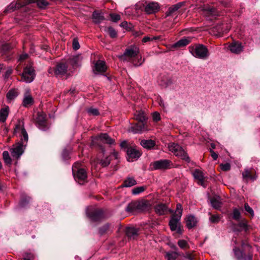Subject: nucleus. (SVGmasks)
<instances>
[{"label":"nucleus","instance_id":"obj_1","mask_svg":"<svg viewBox=\"0 0 260 260\" xmlns=\"http://www.w3.org/2000/svg\"><path fill=\"white\" fill-rule=\"evenodd\" d=\"M15 132L20 133L21 141L13 145V147L10 149V151L12 157L18 158L23 153L28 139V135L24 127L23 122H18V123L16 125Z\"/></svg>","mask_w":260,"mask_h":260},{"label":"nucleus","instance_id":"obj_2","mask_svg":"<svg viewBox=\"0 0 260 260\" xmlns=\"http://www.w3.org/2000/svg\"><path fill=\"white\" fill-rule=\"evenodd\" d=\"M182 209L181 204H178L176 206V211L170 220L169 225L172 231H176L179 235L182 234L183 230L180 226V219L182 215Z\"/></svg>","mask_w":260,"mask_h":260},{"label":"nucleus","instance_id":"obj_3","mask_svg":"<svg viewBox=\"0 0 260 260\" xmlns=\"http://www.w3.org/2000/svg\"><path fill=\"white\" fill-rule=\"evenodd\" d=\"M139 53V49L137 47L135 46H131L125 49L123 54L120 58L124 60L132 61L135 66H139L143 63L144 59L142 61L141 57H140V59H138V62H135L134 58L137 57Z\"/></svg>","mask_w":260,"mask_h":260},{"label":"nucleus","instance_id":"obj_4","mask_svg":"<svg viewBox=\"0 0 260 260\" xmlns=\"http://www.w3.org/2000/svg\"><path fill=\"white\" fill-rule=\"evenodd\" d=\"M189 52L195 57L206 59L209 55L210 53L207 47L203 44H194L188 47Z\"/></svg>","mask_w":260,"mask_h":260},{"label":"nucleus","instance_id":"obj_5","mask_svg":"<svg viewBox=\"0 0 260 260\" xmlns=\"http://www.w3.org/2000/svg\"><path fill=\"white\" fill-rule=\"evenodd\" d=\"M73 174L75 180L80 184H83L87 182V174L86 170L79 168V164L75 163L72 168Z\"/></svg>","mask_w":260,"mask_h":260},{"label":"nucleus","instance_id":"obj_6","mask_svg":"<svg viewBox=\"0 0 260 260\" xmlns=\"http://www.w3.org/2000/svg\"><path fill=\"white\" fill-rule=\"evenodd\" d=\"M169 149L176 156L180 157L187 162H189L190 160L185 151L179 145L175 143H171L169 145Z\"/></svg>","mask_w":260,"mask_h":260},{"label":"nucleus","instance_id":"obj_7","mask_svg":"<svg viewBox=\"0 0 260 260\" xmlns=\"http://www.w3.org/2000/svg\"><path fill=\"white\" fill-rule=\"evenodd\" d=\"M152 166L155 170H166L172 168L173 165L169 160L160 159L153 162Z\"/></svg>","mask_w":260,"mask_h":260},{"label":"nucleus","instance_id":"obj_8","mask_svg":"<svg viewBox=\"0 0 260 260\" xmlns=\"http://www.w3.org/2000/svg\"><path fill=\"white\" fill-rule=\"evenodd\" d=\"M35 121L36 124L39 129L42 131H46L48 129L46 124V115L44 113L38 112Z\"/></svg>","mask_w":260,"mask_h":260},{"label":"nucleus","instance_id":"obj_9","mask_svg":"<svg viewBox=\"0 0 260 260\" xmlns=\"http://www.w3.org/2000/svg\"><path fill=\"white\" fill-rule=\"evenodd\" d=\"M127 160L128 161H133L138 159L141 155V153L135 147H130L126 150Z\"/></svg>","mask_w":260,"mask_h":260},{"label":"nucleus","instance_id":"obj_10","mask_svg":"<svg viewBox=\"0 0 260 260\" xmlns=\"http://www.w3.org/2000/svg\"><path fill=\"white\" fill-rule=\"evenodd\" d=\"M22 80L26 83H30L34 79V70L31 67L24 68L22 74Z\"/></svg>","mask_w":260,"mask_h":260},{"label":"nucleus","instance_id":"obj_11","mask_svg":"<svg viewBox=\"0 0 260 260\" xmlns=\"http://www.w3.org/2000/svg\"><path fill=\"white\" fill-rule=\"evenodd\" d=\"M107 68L105 61L98 60L94 64L93 72L94 74H102L106 71Z\"/></svg>","mask_w":260,"mask_h":260},{"label":"nucleus","instance_id":"obj_12","mask_svg":"<svg viewBox=\"0 0 260 260\" xmlns=\"http://www.w3.org/2000/svg\"><path fill=\"white\" fill-rule=\"evenodd\" d=\"M131 131L135 133H142L148 131L147 122H139L131 127Z\"/></svg>","mask_w":260,"mask_h":260},{"label":"nucleus","instance_id":"obj_13","mask_svg":"<svg viewBox=\"0 0 260 260\" xmlns=\"http://www.w3.org/2000/svg\"><path fill=\"white\" fill-rule=\"evenodd\" d=\"M95 141H100L104 143L109 145H113L115 144V140L109 137L106 133L101 134L94 140H93V143H94Z\"/></svg>","mask_w":260,"mask_h":260},{"label":"nucleus","instance_id":"obj_14","mask_svg":"<svg viewBox=\"0 0 260 260\" xmlns=\"http://www.w3.org/2000/svg\"><path fill=\"white\" fill-rule=\"evenodd\" d=\"M145 7V11L147 14H152L157 12L159 9V6L157 3L151 2L147 4Z\"/></svg>","mask_w":260,"mask_h":260},{"label":"nucleus","instance_id":"obj_15","mask_svg":"<svg viewBox=\"0 0 260 260\" xmlns=\"http://www.w3.org/2000/svg\"><path fill=\"white\" fill-rule=\"evenodd\" d=\"M104 213L101 209L95 210L88 213V216L93 221H99L103 217Z\"/></svg>","mask_w":260,"mask_h":260},{"label":"nucleus","instance_id":"obj_16","mask_svg":"<svg viewBox=\"0 0 260 260\" xmlns=\"http://www.w3.org/2000/svg\"><path fill=\"white\" fill-rule=\"evenodd\" d=\"M68 67L64 63H58L53 70L54 74L56 76H62L66 74Z\"/></svg>","mask_w":260,"mask_h":260},{"label":"nucleus","instance_id":"obj_17","mask_svg":"<svg viewBox=\"0 0 260 260\" xmlns=\"http://www.w3.org/2000/svg\"><path fill=\"white\" fill-rule=\"evenodd\" d=\"M192 175L194 179L198 180L199 181V183L202 185L205 186V183H204V175L202 171H201L199 169H196L194 171L192 172Z\"/></svg>","mask_w":260,"mask_h":260},{"label":"nucleus","instance_id":"obj_18","mask_svg":"<svg viewBox=\"0 0 260 260\" xmlns=\"http://www.w3.org/2000/svg\"><path fill=\"white\" fill-rule=\"evenodd\" d=\"M191 39L190 38H184L173 44L171 48L177 49L184 47L191 42Z\"/></svg>","mask_w":260,"mask_h":260},{"label":"nucleus","instance_id":"obj_19","mask_svg":"<svg viewBox=\"0 0 260 260\" xmlns=\"http://www.w3.org/2000/svg\"><path fill=\"white\" fill-rule=\"evenodd\" d=\"M27 4V2L23 3V4H21L19 1L17 2H13L11 3L6 9L5 12L8 13V12H11L15 11L16 9H20L23 6L26 5Z\"/></svg>","mask_w":260,"mask_h":260},{"label":"nucleus","instance_id":"obj_20","mask_svg":"<svg viewBox=\"0 0 260 260\" xmlns=\"http://www.w3.org/2000/svg\"><path fill=\"white\" fill-rule=\"evenodd\" d=\"M186 225L188 229H191L196 226L198 220L197 218L193 215H188L185 219Z\"/></svg>","mask_w":260,"mask_h":260},{"label":"nucleus","instance_id":"obj_21","mask_svg":"<svg viewBox=\"0 0 260 260\" xmlns=\"http://www.w3.org/2000/svg\"><path fill=\"white\" fill-rule=\"evenodd\" d=\"M229 48L230 51L234 53L238 54L242 51V46L241 43L237 42L231 43Z\"/></svg>","mask_w":260,"mask_h":260},{"label":"nucleus","instance_id":"obj_22","mask_svg":"<svg viewBox=\"0 0 260 260\" xmlns=\"http://www.w3.org/2000/svg\"><path fill=\"white\" fill-rule=\"evenodd\" d=\"M228 31L229 29H225L222 24L217 25L212 29L214 35L217 36H220L224 33H226Z\"/></svg>","mask_w":260,"mask_h":260},{"label":"nucleus","instance_id":"obj_23","mask_svg":"<svg viewBox=\"0 0 260 260\" xmlns=\"http://www.w3.org/2000/svg\"><path fill=\"white\" fill-rule=\"evenodd\" d=\"M126 236L130 239H135L138 235V230L135 228L128 227L125 230Z\"/></svg>","mask_w":260,"mask_h":260},{"label":"nucleus","instance_id":"obj_24","mask_svg":"<svg viewBox=\"0 0 260 260\" xmlns=\"http://www.w3.org/2000/svg\"><path fill=\"white\" fill-rule=\"evenodd\" d=\"M134 117L139 122H147V117L143 111H137L134 114Z\"/></svg>","mask_w":260,"mask_h":260},{"label":"nucleus","instance_id":"obj_25","mask_svg":"<svg viewBox=\"0 0 260 260\" xmlns=\"http://www.w3.org/2000/svg\"><path fill=\"white\" fill-rule=\"evenodd\" d=\"M203 11L204 14L208 17H215L218 15V12L213 7H207L204 8Z\"/></svg>","mask_w":260,"mask_h":260},{"label":"nucleus","instance_id":"obj_26","mask_svg":"<svg viewBox=\"0 0 260 260\" xmlns=\"http://www.w3.org/2000/svg\"><path fill=\"white\" fill-rule=\"evenodd\" d=\"M34 103V100L31 95L29 94V91L26 92L23 100V105L25 107H27L32 105Z\"/></svg>","mask_w":260,"mask_h":260},{"label":"nucleus","instance_id":"obj_27","mask_svg":"<svg viewBox=\"0 0 260 260\" xmlns=\"http://www.w3.org/2000/svg\"><path fill=\"white\" fill-rule=\"evenodd\" d=\"M242 174L243 179L246 181H247L248 179H250L252 181H254L257 178V176L256 175H253L251 171L247 169H244Z\"/></svg>","mask_w":260,"mask_h":260},{"label":"nucleus","instance_id":"obj_28","mask_svg":"<svg viewBox=\"0 0 260 260\" xmlns=\"http://www.w3.org/2000/svg\"><path fill=\"white\" fill-rule=\"evenodd\" d=\"M105 18L102 13L98 11H94L92 14V19L94 23L96 24L100 23L104 20Z\"/></svg>","mask_w":260,"mask_h":260},{"label":"nucleus","instance_id":"obj_29","mask_svg":"<svg viewBox=\"0 0 260 260\" xmlns=\"http://www.w3.org/2000/svg\"><path fill=\"white\" fill-rule=\"evenodd\" d=\"M19 94L17 89H11L7 93L6 98L9 102L14 100Z\"/></svg>","mask_w":260,"mask_h":260},{"label":"nucleus","instance_id":"obj_30","mask_svg":"<svg viewBox=\"0 0 260 260\" xmlns=\"http://www.w3.org/2000/svg\"><path fill=\"white\" fill-rule=\"evenodd\" d=\"M141 145L145 148L152 149L155 145V142L152 140H142L141 141Z\"/></svg>","mask_w":260,"mask_h":260},{"label":"nucleus","instance_id":"obj_31","mask_svg":"<svg viewBox=\"0 0 260 260\" xmlns=\"http://www.w3.org/2000/svg\"><path fill=\"white\" fill-rule=\"evenodd\" d=\"M167 207L164 204L157 205L155 207V212L159 215L165 214L166 213H167Z\"/></svg>","mask_w":260,"mask_h":260},{"label":"nucleus","instance_id":"obj_32","mask_svg":"<svg viewBox=\"0 0 260 260\" xmlns=\"http://www.w3.org/2000/svg\"><path fill=\"white\" fill-rule=\"evenodd\" d=\"M184 2H180L170 7L167 12H166L167 16H170L174 12L177 11L184 5Z\"/></svg>","mask_w":260,"mask_h":260},{"label":"nucleus","instance_id":"obj_33","mask_svg":"<svg viewBox=\"0 0 260 260\" xmlns=\"http://www.w3.org/2000/svg\"><path fill=\"white\" fill-rule=\"evenodd\" d=\"M9 114V108L5 107L2 108L0 110V121L5 122Z\"/></svg>","mask_w":260,"mask_h":260},{"label":"nucleus","instance_id":"obj_34","mask_svg":"<svg viewBox=\"0 0 260 260\" xmlns=\"http://www.w3.org/2000/svg\"><path fill=\"white\" fill-rule=\"evenodd\" d=\"M28 3H36L40 8H45L48 3L45 0H28Z\"/></svg>","mask_w":260,"mask_h":260},{"label":"nucleus","instance_id":"obj_35","mask_svg":"<svg viewBox=\"0 0 260 260\" xmlns=\"http://www.w3.org/2000/svg\"><path fill=\"white\" fill-rule=\"evenodd\" d=\"M137 184L136 181L133 178H127L123 183V186L128 187L134 186Z\"/></svg>","mask_w":260,"mask_h":260},{"label":"nucleus","instance_id":"obj_36","mask_svg":"<svg viewBox=\"0 0 260 260\" xmlns=\"http://www.w3.org/2000/svg\"><path fill=\"white\" fill-rule=\"evenodd\" d=\"M137 208L136 201L132 202L128 204L127 206L125 208V211L127 212H133L137 210Z\"/></svg>","mask_w":260,"mask_h":260},{"label":"nucleus","instance_id":"obj_37","mask_svg":"<svg viewBox=\"0 0 260 260\" xmlns=\"http://www.w3.org/2000/svg\"><path fill=\"white\" fill-rule=\"evenodd\" d=\"M69 61L73 68L77 67L79 61V57L78 56H75L70 57L69 59Z\"/></svg>","mask_w":260,"mask_h":260},{"label":"nucleus","instance_id":"obj_38","mask_svg":"<svg viewBox=\"0 0 260 260\" xmlns=\"http://www.w3.org/2000/svg\"><path fill=\"white\" fill-rule=\"evenodd\" d=\"M105 31H107L112 38H115L117 37V32L116 30L112 27L105 28Z\"/></svg>","mask_w":260,"mask_h":260},{"label":"nucleus","instance_id":"obj_39","mask_svg":"<svg viewBox=\"0 0 260 260\" xmlns=\"http://www.w3.org/2000/svg\"><path fill=\"white\" fill-rule=\"evenodd\" d=\"M3 159L6 164L8 165H11L12 160L9 155V153L7 151H5L3 153Z\"/></svg>","mask_w":260,"mask_h":260},{"label":"nucleus","instance_id":"obj_40","mask_svg":"<svg viewBox=\"0 0 260 260\" xmlns=\"http://www.w3.org/2000/svg\"><path fill=\"white\" fill-rule=\"evenodd\" d=\"M178 255V253L176 252H167L165 255V257L168 260H175Z\"/></svg>","mask_w":260,"mask_h":260},{"label":"nucleus","instance_id":"obj_41","mask_svg":"<svg viewBox=\"0 0 260 260\" xmlns=\"http://www.w3.org/2000/svg\"><path fill=\"white\" fill-rule=\"evenodd\" d=\"M210 202L212 206L215 209H218L221 206V203L216 198H214L211 199Z\"/></svg>","mask_w":260,"mask_h":260},{"label":"nucleus","instance_id":"obj_42","mask_svg":"<svg viewBox=\"0 0 260 260\" xmlns=\"http://www.w3.org/2000/svg\"><path fill=\"white\" fill-rule=\"evenodd\" d=\"M238 225L246 232L248 230L247 222L245 219H242L239 221Z\"/></svg>","mask_w":260,"mask_h":260},{"label":"nucleus","instance_id":"obj_43","mask_svg":"<svg viewBox=\"0 0 260 260\" xmlns=\"http://www.w3.org/2000/svg\"><path fill=\"white\" fill-rule=\"evenodd\" d=\"M241 217V213L239 209L234 208L233 211V218L239 221Z\"/></svg>","mask_w":260,"mask_h":260},{"label":"nucleus","instance_id":"obj_44","mask_svg":"<svg viewBox=\"0 0 260 260\" xmlns=\"http://www.w3.org/2000/svg\"><path fill=\"white\" fill-rule=\"evenodd\" d=\"M137 209L139 210H143L146 209L147 207L146 204L143 201H136Z\"/></svg>","mask_w":260,"mask_h":260},{"label":"nucleus","instance_id":"obj_45","mask_svg":"<svg viewBox=\"0 0 260 260\" xmlns=\"http://www.w3.org/2000/svg\"><path fill=\"white\" fill-rule=\"evenodd\" d=\"M145 189V187H144V186H140V187H136V188H134L133 190H132V193L133 194H138L142 192H143Z\"/></svg>","mask_w":260,"mask_h":260},{"label":"nucleus","instance_id":"obj_46","mask_svg":"<svg viewBox=\"0 0 260 260\" xmlns=\"http://www.w3.org/2000/svg\"><path fill=\"white\" fill-rule=\"evenodd\" d=\"M88 113L90 115L97 116L100 113L96 108L91 107L87 109Z\"/></svg>","mask_w":260,"mask_h":260},{"label":"nucleus","instance_id":"obj_47","mask_svg":"<svg viewBox=\"0 0 260 260\" xmlns=\"http://www.w3.org/2000/svg\"><path fill=\"white\" fill-rule=\"evenodd\" d=\"M160 39V37L157 36V37H149V36H146L143 38L142 41L144 43H146L149 41H153L156 40H158Z\"/></svg>","mask_w":260,"mask_h":260},{"label":"nucleus","instance_id":"obj_48","mask_svg":"<svg viewBox=\"0 0 260 260\" xmlns=\"http://www.w3.org/2000/svg\"><path fill=\"white\" fill-rule=\"evenodd\" d=\"M110 158L109 157H107L104 159L101 160L100 164L103 167H105L108 166L110 163Z\"/></svg>","mask_w":260,"mask_h":260},{"label":"nucleus","instance_id":"obj_49","mask_svg":"<svg viewBox=\"0 0 260 260\" xmlns=\"http://www.w3.org/2000/svg\"><path fill=\"white\" fill-rule=\"evenodd\" d=\"M220 219V217L218 215H212L209 218L210 222L214 223H218Z\"/></svg>","mask_w":260,"mask_h":260},{"label":"nucleus","instance_id":"obj_50","mask_svg":"<svg viewBox=\"0 0 260 260\" xmlns=\"http://www.w3.org/2000/svg\"><path fill=\"white\" fill-rule=\"evenodd\" d=\"M178 245L182 249L188 247L187 242L184 240H179L178 241Z\"/></svg>","mask_w":260,"mask_h":260},{"label":"nucleus","instance_id":"obj_51","mask_svg":"<svg viewBox=\"0 0 260 260\" xmlns=\"http://www.w3.org/2000/svg\"><path fill=\"white\" fill-rule=\"evenodd\" d=\"M109 229V225L108 224H105L99 229V233L101 235L106 233Z\"/></svg>","mask_w":260,"mask_h":260},{"label":"nucleus","instance_id":"obj_52","mask_svg":"<svg viewBox=\"0 0 260 260\" xmlns=\"http://www.w3.org/2000/svg\"><path fill=\"white\" fill-rule=\"evenodd\" d=\"M234 251L235 254L238 259H240L243 257V253L238 248H234Z\"/></svg>","mask_w":260,"mask_h":260},{"label":"nucleus","instance_id":"obj_53","mask_svg":"<svg viewBox=\"0 0 260 260\" xmlns=\"http://www.w3.org/2000/svg\"><path fill=\"white\" fill-rule=\"evenodd\" d=\"M244 209L246 211L249 213L251 216H254V212L252 209L248 205L247 203L244 204Z\"/></svg>","mask_w":260,"mask_h":260},{"label":"nucleus","instance_id":"obj_54","mask_svg":"<svg viewBox=\"0 0 260 260\" xmlns=\"http://www.w3.org/2000/svg\"><path fill=\"white\" fill-rule=\"evenodd\" d=\"M110 16L112 21L115 22H117L120 19V15L117 14H111Z\"/></svg>","mask_w":260,"mask_h":260},{"label":"nucleus","instance_id":"obj_55","mask_svg":"<svg viewBox=\"0 0 260 260\" xmlns=\"http://www.w3.org/2000/svg\"><path fill=\"white\" fill-rule=\"evenodd\" d=\"M220 168L222 171H227L230 170L231 165L229 163L220 165Z\"/></svg>","mask_w":260,"mask_h":260},{"label":"nucleus","instance_id":"obj_56","mask_svg":"<svg viewBox=\"0 0 260 260\" xmlns=\"http://www.w3.org/2000/svg\"><path fill=\"white\" fill-rule=\"evenodd\" d=\"M152 117H153V121H154L155 122H157L159 120H160V114L159 113H158L157 112H155L153 113Z\"/></svg>","mask_w":260,"mask_h":260},{"label":"nucleus","instance_id":"obj_57","mask_svg":"<svg viewBox=\"0 0 260 260\" xmlns=\"http://www.w3.org/2000/svg\"><path fill=\"white\" fill-rule=\"evenodd\" d=\"M73 47L74 49L77 50L79 49L80 48V45L79 42L76 39H74L73 42Z\"/></svg>","mask_w":260,"mask_h":260},{"label":"nucleus","instance_id":"obj_58","mask_svg":"<svg viewBox=\"0 0 260 260\" xmlns=\"http://www.w3.org/2000/svg\"><path fill=\"white\" fill-rule=\"evenodd\" d=\"M184 257L188 260H193L194 259V255L189 252L185 253Z\"/></svg>","mask_w":260,"mask_h":260},{"label":"nucleus","instance_id":"obj_59","mask_svg":"<svg viewBox=\"0 0 260 260\" xmlns=\"http://www.w3.org/2000/svg\"><path fill=\"white\" fill-rule=\"evenodd\" d=\"M29 202V199L25 198L22 199L21 201L20 205L22 207L25 206Z\"/></svg>","mask_w":260,"mask_h":260},{"label":"nucleus","instance_id":"obj_60","mask_svg":"<svg viewBox=\"0 0 260 260\" xmlns=\"http://www.w3.org/2000/svg\"><path fill=\"white\" fill-rule=\"evenodd\" d=\"M28 57V54L26 53H24L21 55H20L19 58V61H23Z\"/></svg>","mask_w":260,"mask_h":260},{"label":"nucleus","instance_id":"obj_61","mask_svg":"<svg viewBox=\"0 0 260 260\" xmlns=\"http://www.w3.org/2000/svg\"><path fill=\"white\" fill-rule=\"evenodd\" d=\"M24 257L26 259H30V260H34V255L31 253H26L24 256Z\"/></svg>","mask_w":260,"mask_h":260},{"label":"nucleus","instance_id":"obj_62","mask_svg":"<svg viewBox=\"0 0 260 260\" xmlns=\"http://www.w3.org/2000/svg\"><path fill=\"white\" fill-rule=\"evenodd\" d=\"M210 152L211 153V156L213 157L214 160H216L218 158V154L215 153L213 150H211Z\"/></svg>","mask_w":260,"mask_h":260},{"label":"nucleus","instance_id":"obj_63","mask_svg":"<svg viewBox=\"0 0 260 260\" xmlns=\"http://www.w3.org/2000/svg\"><path fill=\"white\" fill-rule=\"evenodd\" d=\"M62 156L64 158L66 159L68 156V153L66 150H64L62 152Z\"/></svg>","mask_w":260,"mask_h":260},{"label":"nucleus","instance_id":"obj_64","mask_svg":"<svg viewBox=\"0 0 260 260\" xmlns=\"http://www.w3.org/2000/svg\"><path fill=\"white\" fill-rule=\"evenodd\" d=\"M120 146L121 148H125L127 147V142L125 141H122L120 144Z\"/></svg>","mask_w":260,"mask_h":260}]
</instances>
